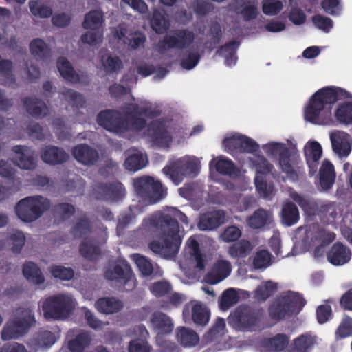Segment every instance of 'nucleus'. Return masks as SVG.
Masks as SVG:
<instances>
[{
	"instance_id": "obj_47",
	"label": "nucleus",
	"mask_w": 352,
	"mask_h": 352,
	"mask_svg": "<svg viewBox=\"0 0 352 352\" xmlns=\"http://www.w3.org/2000/svg\"><path fill=\"white\" fill-rule=\"evenodd\" d=\"M289 343V338L283 333H278L274 337L265 341V345L271 351H280L283 350Z\"/></svg>"
},
{
	"instance_id": "obj_14",
	"label": "nucleus",
	"mask_w": 352,
	"mask_h": 352,
	"mask_svg": "<svg viewBox=\"0 0 352 352\" xmlns=\"http://www.w3.org/2000/svg\"><path fill=\"white\" fill-rule=\"evenodd\" d=\"M94 193L98 199L118 201L124 197L126 190L124 185L118 181L100 182L95 186Z\"/></svg>"
},
{
	"instance_id": "obj_50",
	"label": "nucleus",
	"mask_w": 352,
	"mask_h": 352,
	"mask_svg": "<svg viewBox=\"0 0 352 352\" xmlns=\"http://www.w3.org/2000/svg\"><path fill=\"white\" fill-rule=\"evenodd\" d=\"M315 342L314 337L309 334H302L294 340V347L297 352H306Z\"/></svg>"
},
{
	"instance_id": "obj_46",
	"label": "nucleus",
	"mask_w": 352,
	"mask_h": 352,
	"mask_svg": "<svg viewBox=\"0 0 352 352\" xmlns=\"http://www.w3.org/2000/svg\"><path fill=\"white\" fill-rule=\"evenodd\" d=\"M82 256L88 259H96L100 254V248L91 239L85 240L80 246Z\"/></svg>"
},
{
	"instance_id": "obj_34",
	"label": "nucleus",
	"mask_w": 352,
	"mask_h": 352,
	"mask_svg": "<svg viewBox=\"0 0 352 352\" xmlns=\"http://www.w3.org/2000/svg\"><path fill=\"white\" fill-rule=\"evenodd\" d=\"M23 274L33 284L41 285L45 282L41 269L33 262H27L23 265Z\"/></svg>"
},
{
	"instance_id": "obj_33",
	"label": "nucleus",
	"mask_w": 352,
	"mask_h": 352,
	"mask_svg": "<svg viewBox=\"0 0 352 352\" xmlns=\"http://www.w3.org/2000/svg\"><path fill=\"white\" fill-rule=\"evenodd\" d=\"M320 184L324 190L330 189L335 181V171L333 165L329 161L322 162L319 172Z\"/></svg>"
},
{
	"instance_id": "obj_10",
	"label": "nucleus",
	"mask_w": 352,
	"mask_h": 352,
	"mask_svg": "<svg viewBox=\"0 0 352 352\" xmlns=\"http://www.w3.org/2000/svg\"><path fill=\"white\" fill-rule=\"evenodd\" d=\"M195 38V33L188 29L175 30L172 34H166L159 41L158 51L164 53L170 49H187L192 44Z\"/></svg>"
},
{
	"instance_id": "obj_51",
	"label": "nucleus",
	"mask_w": 352,
	"mask_h": 352,
	"mask_svg": "<svg viewBox=\"0 0 352 352\" xmlns=\"http://www.w3.org/2000/svg\"><path fill=\"white\" fill-rule=\"evenodd\" d=\"M256 168V175L265 176L270 174L274 169V166L263 155H258L252 162Z\"/></svg>"
},
{
	"instance_id": "obj_21",
	"label": "nucleus",
	"mask_w": 352,
	"mask_h": 352,
	"mask_svg": "<svg viewBox=\"0 0 352 352\" xmlns=\"http://www.w3.org/2000/svg\"><path fill=\"white\" fill-rule=\"evenodd\" d=\"M129 335L140 338L131 340L128 346L129 352H150L151 346L147 342L144 341L148 335V332L143 325H137L129 331Z\"/></svg>"
},
{
	"instance_id": "obj_43",
	"label": "nucleus",
	"mask_w": 352,
	"mask_h": 352,
	"mask_svg": "<svg viewBox=\"0 0 352 352\" xmlns=\"http://www.w3.org/2000/svg\"><path fill=\"white\" fill-rule=\"evenodd\" d=\"M60 94L64 99L73 107L76 109L83 108L86 104L83 96L72 89L65 88Z\"/></svg>"
},
{
	"instance_id": "obj_58",
	"label": "nucleus",
	"mask_w": 352,
	"mask_h": 352,
	"mask_svg": "<svg viewBox=\"0 0 352 352\" xmlns=\"http://www.w3.org/2000/svg\"><path fill=\"white\" fill-rule=\"evenodd\" d=\"M282 220H298L299 211L295 204L289 201L284 204L281 210Z\"/></svg>"
},
{
	"instance_id": "obj_49",
	"label": "nucleus",
	"mask_w": 352,
	"mask_h": 352,
	"mask_svg": "<svg viewBox=\"0 0 352 352\" xmlns=\"http://www.w3.org/2000/svg\"><path fill=\"white\" fill-rule=\"evenodd\" d=\"M217 172L223 175H229L236 174V168L234 162L226 157H221L215 164Z\"/></svg>"
},
{
	"instance_id": "obj_56",
	"label": "nucleus",
	"mask_w": 352,
	"mask_h": 352,
	"mask_svg": "<svg viewBox=\"0 0 352 352\" xmlns=\"http://www.w3.org/2000/svg\"><path fill=\"white\" fill-rule=\"evenodd\" d=\"M163 173L169 177L175 185H179L185 176L177 164L173 162L170 166H166L162 169Z\"/></svg>"
},
{
	"instance_id": "obj_29",
	"label": "nucleus",
	"mask_w": 352,
	"mask_h": 352,
	"mask_svg": "<svg viewBox=\"0 0 352 352\" xmlns=\"http://www.w3.org/2000/svg\"><path fill=\"white\" fill-rule=\"evenodd\" d=\"M292 198L297 202L309 216H314L326 211L327 206L317 201L305 199L297 192L292 194Z\"/></svg>"
},
{
	"instance_id": "obj_52",
	"label": "nucleus",
	"mask_w": 352,
	"mask_h": 352,
	"mask_svg": "<svg viewBox=\"0 0 352 352\" xmlns=\"http://www.w3.org/2000/svg\"><path fill=\"white\" fill-rule=\"evenodd\" d=\"M283 8L280 0H263L262 2V11L267 16H275L280 12Z\"/></svg>"
},
{
	"instance_id": "obj_5",
	"label": "nucleus",
	"mask_w": 352,
	"mask_h": 352,
	"mask_svg": "<svg viewBox=\"0 0 352 352\" xmlns=\"http://www.w3.org/2000/svg\"><path fill=\"white\" fill-rule=\"evenodd\" d=\"M267 155H274L279 152L278 164L281 170L293 181L298 179L297 169L300 168V157L294 149L283 146L277 142H271L263 146Z\"/></svg>"
},
{
	"instance_id": "obj_59",
	"label": "nucleus",
	"mask_w": 352,
	"mask_h": 352,
	"mask_svg": "<svg viewBox=\"0 0 352 352\" xmlns=\"http://www.w3.org/2000/svg\"><path fill=\"white\" fill-rule=\"evenodd\" d=\"M320 6L325 13L331 16H338L342 10L340 0H322Z\"/></svg>"
},
{
	"instance_id": "obj_27",
	"label": "nucleus",
	"mask_w": 352,
	"mask_h": 352,
	"mask_svg": "<svg viewBox=\"0 0 352 352\" xmlns=\"http://www.w3.org/2000/svg\"><path fill=\"white\" fill-rule=\"evenodd\" d=\"M327 258L334 265H343L351 259V251L342 243H336L327 253Z\"/></svg>"
},
{
	"instance_id": "obj_63",
	"label": "nucleus",
	"mask_w": 352,
	"mask_h": 352,
	"mask_svg": "<svg viewBox=\"0 0 352 352\" xmlns=\"http://www.w3.org/2000/svg\"><path fill=\"white\" fill-rule=\"evenodd\" d=\"M133 257L137 266L143 275L148 276L153 273V265L150 261H148L146 257L140 254H134Z\"/></svg>"
},
{
	"instance_id": "obj_60",
	"label": "nucleus",
	"mask_w": 352,
	"mask_h": 352,
	"mask_svg": "<svg viewBox=\"0 0 352 352\" xmlns=\"http://www.w3.org/2000/svg\"><path fill=\"white\" fill-rule=\"evenodd\" d=\"M50 272L54 278H58L63 280H69L74 275L72 268L58 265L51 267Z\"/></svg>"
},
{
	"instance_id": "obj_26",
	"label": "nucleus",
	"mask_w": 352,
	"mask_h": 352,
	"mask_svg": "<svg viewBox=\"0 0 352 352\" xmlns=\"http://www.w3.org/2000/svg\"><path fill=\"white\" fill-rule=\"evenodd\" d=\"M232 266L229 261L220 259L214 265L210 272L206 276V281L210 284H216L229 276Z\"/></svg>"
},
{
	"instance_id": "obj_11",
	"label": "nucleus",
	"mask_w": 352,
	"mask_h": 352,
	"mask_svg": "<svg viewBox=\"0 0 352 352\" xmlns=\"http://www.w3.org/2000/svg\"><path fill=\"white\" fill-rule=\"evenodd\" d=\"M186 250L189 256L180 261V267L189 278H194L198 272L204 269V259L195 239L190 238L188 240Z\"/></svg>"
},
{
	"instance_id": "obj_7",
	"label": "nucleus",
	"mask_w": 352,
	"mask_h": 352,
	"mask_svg": "<svg viewBox=\"0 0 352 352\" xmlns=\"http://www.w3.org/2000/svg\"><path fill=\"white\" fill-rule=\"evenodd\" d=\"M133 186L138 197L149 204H155L167 195V188L151 176L135 178Z\"/></svg>"
},
{
	"instance_id": "obj_22",
	"label": "nucleus",
	"mask_w": 352,
	"mask_h": 352,
	"mask_svg": "<svg viewBox=\"0 0 352 352\" xmlns=\"http://www.w3.org/2000/svg\"><path fill=\"white\" fill-rule=\"evenodd\" d=\"M304 153L309 175H314L317 172L319 160L322 157V146L316 141L308 142L304 147Z\"/></svg>"
},
{
	"instance_id": "obj_12",
	"label": "nucleus",
	"mask_w": 352,
	"mask_h": 352,
	"mask_svg": "<svg viewBox=\"0 0 352 352\" xmlns=\"http://www.w3.org/2000/svg\"><path fill=\"white\" fill-rule=\"evenodd\" d=\"M104 277L123 285L127 291L133 289L136 285L131 269L125 262H120L109 266L104 272Z\"/></svg>"
},
{
	"instance_id": "obj_6",
	"label": "nucleus",
	"mask_w": 352,
	"mask_h": 352,
	"mask_svg": "<svg viewBox=\"0 0 352 352\" xmlns=\"http://www.w3.org/2000/svg\"><path fill=\"white\" fill-rule=\"evenodd\" d=\"M75 307V300L72 296L60 293L52 295L43 302L42 309L45 318L55 320L65 319Z\"/></svg>"
},
{
	"instance_id": "obj_44",
	"label": "nucleus",
	"mask_w": 352,
	"mask_h": 352,
	"mask_svg": "<svg viewBox=\"0 0 352 352\" xmlns=\"http://www.w3.org/2000/svg\"><path fill=\"white\" fill-rule=\"evenodd\" d=\"M222 30L220 24L217 22H212L208 30V36L210 37L209 41L206 42V46L210 50H213L221 42L222 38Z\"/></svg>"
},
{
	"instance_id": "obj_18",
	"label": "nucleus",
	"mask_w": 352,
	"mask_h": 352,
	"mask_svg": "<svg viewBox=\"0 0 352 352\" xmlns=\"http://www.w3.org/2000/svg\"><path fill=\"white\" fill-rule=\"evenodd\" d=\"M72 154L79 163L85 166L94 165L99 160V153L87 144H79L72 149Z\"/></svg>"
},
{
	"instance_id": "obj_8",
	"label": "nucleus",
	"mask_w": 352,
	"mask_h": 352,
	"mask_svg": "<svg viewBox=\"0 0 352 352\" xmlns=\"http://www.w3.org/2000/svg\"><path fill=\"white\" fill-rule=\"evenodd\" d=\"M50 206V201L41 195L27 197L17 203L15 212L20 220H38Z\"/></svg>"
},
{
	"instance_id": "obj_41",
	"label": "nucleus",
	"mask_w": 352,
	"mask_h": 352,
	"mask_svg": "<svg viewBox=\"0 0 352 352\" xmlns=\"http://www.w3.org/2000/svg\"><path fill=\"white\" fill-rule=\"evenodd\" d=\"M150 24L152 29L157 34H162L165 32L170 26L168 20L160 12L154 11L150 20Z\"/></svg>"
},
{
	"instance_id": "obj_16",
	"label": "nucleus",
	"mask_w": 352,
	"mask_h": 352,
	"mask_svg": "<svg viewBox=\"0 0 352 352\" xmlns=\"http://www.w3.org/2000/svg\"><path fill=\"white\" fill-rule=\"evenodd\" d=\"M191 316L193 322L198 325L205 326L209 321L210 311L201 302L192 300L187 303L183 310V315L186 317Z\"/></svg>"
},
{
	"instance_id": "obj_32",
	"label": "nucleus",
	"mask_w": 352,
	"mask_h": 352,
	"mask_svg": "<svg viewBox=\"0 0 352 352\" xmlns=\"http://www.w3.org/2000/svg\"><path fill=\"white\" fill-rule=\"evenodd\" d=\"M148 220H187V217L177 208L166 206L153 212Z\"/></svg>"
},
{
	"instance_id": "obj_64",
	"label": "nucleus",
	"mask_w": 352,
	"mask_h": 352,
	"mask_svg": "<svg viewBox=\"0 0 352 352\" xmlns=\"http://www.w3.org/2000/svg\"><path fill=\"white\" fill-rule=\"evenodd\" d=\"M312 22L316 28L325 32H329L333 25V21L330 18L321 14L314 15Z\"/></svg>"
},
{
	"instance_id": "obj_3",
	"label": "nucleus",
	"mask_w": 352,
	"mask_h": 352,
	"mask_svg": "<svg viewBox=\"0 0 352 352\" xmlns=\"http://www.w3.org/2000/svg\"><path fill=\"white\" fill-rule=\"evenodd\" d=\"M34 311L30 307H18L13 311V316L4 324L1 331L3 341L17 340L28 333L36 324Z\"/></svg>"
},
{
	"instance_id": "obj_23",
	"label": "nucleus",
	"mask_w": 352,
	"mask_h": 352,
	"mask_svg": "<svg viewBox=\"0 0 352 352\" xmlns=\"http://www.w3.org/2000/svg\"><path fill=\"white\" fill-rule=\"evenodd\" d=\"M333 151L340 157H346L351 151L350 135L344 131H336L330 135Z\"/></svg>"
},
{
	"instance_id": "obj_61",
	"label": "nucleus",
	"mask_w": 352,
	"mask_h": 352,
	"mask_svg": "<svg viewBox=\"0 0 352 352\" xmlns=\"http://www.w3.org/2000/svg\"><path fill=\"white\" fill-rule=\"evenodd\" d=\"M14 252L19 253L25 245V237L22 232L15 230L9 236Z\"/></svg>"
},
{
	"instance_id": "obj_15",
	"label": "nucleus",
	"mask_w": 352,
	"mask_h": 352,
	"mask_svg": "<svg viewBox=\"0 0 352 352\" xmlns=\"http://www.w3.org/2000/svg\"><path fill=\"white\" fill-rule=\"evenodd\" d=\"M263 315V310L247 305L239 306L234 312V318L239 326L247 329H252L257 326Z\"/></svg>"
},
{
	"instance_id": "obj_9",
	"label": "nucleus",
	"mask_w": 352,
	"mask_h": 352,
	"mask_svg": "<svg viewBox=\"0 0 352 352\" xmlns=\"http://www.w3.org/2000/svg\"><path fill=\"white\" fill-rule=\"evenodd\" d=\"M304 305V300L298 293L285 292L270 305L269 314L271 318L280 320L296 309H300Z\"/></svg>"
},
{
	"instance_id": "obj_40",
	"label": "nucleus",
	"mask_w": 352,
	"mask_h": 352,
	"mask_svg": "<svg viewBox=\"0 0 352 352\" xmlns=\"http://www.w3.org/2000/svg\"><path fill=\"white\" fill-rule=\"evenodd\" d=\"M337 120L346 125H352V102L340 104L335 113Z\"/></svg>"
},
{
	"instance_id": "obj_48",
	"label": "nucleus",
	"mask_w": 352,
	"mask_h": 352,
	"mask_svg": "<svg viewBox=\"0 0 352 352\" xmlns=\"http://www.w3.org/2000/svg\"><path fill=\"white\" fill-rule=\"evenodd\" d=\"M238 300L239 296L236 290L230 288L223 292L221 298L219 300V307L222 310L226 311L235 305Z\"/></svg>"
},
{
	"instance_id": "obj_2",
	"label": "nucleus",
	"mask_w": 352,
	"mask_h": 352,
	"mask_svg": "<svg viewBox=\"0 0 352 352\" xmlns=\"http://www.w3.org/2000/svg\"><path fill=\"white\" fill-rule=\"evenodd\" d=\"M150 228L162 241L149 243L150 250L164 258L171 259L177 255L182 243L180 228L177 221H151Z\"/></svg>"
},
{
	"instance_id": "obj_1",
	"label": "nucleus",
	"mask_w": 352,
	"mask_h": 352,
	"mask_svg": "<svg viewBox=\"0 0 352 352\" xmlns=\"http://www.w3.org/2000/svg\"><path fill=\"white\" fill-rule=\"evenodd\" d=\"M348 92L340 87H326L311 97L305 110V119L316 124H326L331 115V104L347 98Z\"/></svg>"
},
{
	"instance_id": "obj_17",
	"label": "nucleus",
	"mask_w": 352,
	"mask_h": 352,
	"mask_svg": "<svg viewBox=\"0 0 352 352\" xmlns=\"http://www.w3.org/2000/svg\"><path fill=\"white\" fill-rule=\"evenodd\" d=\"M57 68L61 76L68 82L88 85L90 82L88 75L78 74L65 57H60L58 59Z\"/></svg>"
},
{
	"instance_id": "obj_28",
	"label": "nucleus",
	"mask_w": 352,
	"mask_h": 352,
	"mask_svg": "<svg viewBox=\"0 0 352 352\" xmlns=\"http://www.w3.org/2000/svg\"><path fill=\"white\" fill-rule=\"evenodd\" d=\"M96 309L104 314H112L120 311L123 307V303L115 297H104L95 302Z\"/></svg>"
},
{
	"instance_id": "obj_45",
	"label": "nucleus",
	"mask_w": 352,
	"mask_h": 352,
	"mask_svg": "<svg viewBox=\"0 0 352 352\" xmlns=\"http://www.w3.org/2000/svg\"><path fill=\"white\" fill-rule=\"evenodd\" d=\"M102 21V13L98 10H91L85 14L82 26L85 29L97 30Z\"/></svg>"
},
{
	"instance_id": "obj_24",
	"label": "nucleus",
	"mask_w": 352,
	"mask_h": 352,
	"mask_svg": "<svg viewBox=\"0 0 352 352\" xmlns=\"http://www.w3.org/2000/svg\"><path fill=\"white\" fill-rule=\"evenodd\" d=\"M41 158L46 164L58 165L66 162L69 160V155L62 148L48 145L43 148L41 152Z\"/></svg>"
},
{
	"instance_id": "obj_62",
	"label": "nucleus",
	"mask_w": 352,
	"mask_h": 352,
	"mask_svg": "<svg viewBox=\"0 0 352 352\" xmlns=\"http://www.w3.org/2000/svg\"><path fill=\"white\" fill-rule=\"evenodd\" d=\"M54 211L60 216L61 220H66L75 213L76 210L72 204L61 203L54 206Z\"/></svg>"
},
{
	"instance_id": "obj_36",
	"label": "nucleus",
	"mask_w": 352,
	"mask_h": 352,
	"mask_svg": "<svg viewBox=\"0 0 352 352\" xmlns=\"http://www.w3.org/2000/svg\"><path fill=\"white\" fill-rule=\"evenodd\" d=\"M55 342L54 334L49 331H41L28 340V344L37 347L49 346Z\"/></svg>"
},
{
	"instance_id": "obj_39",
	"label": "nucleus",
	"mask_w": 352,
	"mask_h": 352,
	"mask_svg": "<svg viewBox=\"0 0 352 352\" xmlns=\"http://www.w3.org/2000/svg\"><path fill=\"white\" fill-rule=\"evenodd\" d=\"M175 163L185 176L196 175L199 172V163L196 158H182L175 161Z\"/></svg>"
},
{
	"instance_id": "obj_55",
	"label": "nucleus",
	"mask_w": 352,
	"mask_h": 352,
	"mask_svg": "<svg viewBox=\"0 0 352 352\" xmlns=\"http://www.w3.org/2000/svg\"><path fill=\"white\" fill-rule=\"evenodd\" d=\"M276 289V284L267 281L258 287L255 292V298L260 301H265Z\"/></svg>"
},
{
	"instance_id": "obj_4",
	"label": "nucleus",
	"mask_w": 352,
	"mask_h": 352,
	"mask_svg": "<svg viewBox=\"0 0 352 352\" xmlns=\"http://www.w3.org/2000/svg\"><path fill=\"white\" fill-rule=\"evenodd\" d=\"M98 124L110 132L118 133L127 130L142 131L146 124L144 118L122 117L117 110L107 109L100 111L97 116Z\"/></svg>"
},
{
	"instance_id": "obj_38",
	"label": "nucleus",
	"mask_w": 352,
	"mask_h": 352,
	"mask_svg": "<svg viewBox=\"0 0 352 352\" xmlns=\"http://www.w3.org/2000/svg\"><path fill=\"white\" fill-rule=\"evenodd\" d=\"M91 337L89 332L81 331L69 342V349L72 352H82L89 345Z\"/></svg>"
},
{
	"instance_id": "obj_42",
	"label": "nucleus",
	"mask_w": 352,
	"mask_h": 352,
	"mask_svg": "<svg viewBox=\"0 0 352 352\" xmlns=\"http://www.w3.org/2000/svg\"><path fill=\"white\" fill-rule=\"evenodd\" d=\"M30 50L33 56L43 60L50 56V50L41 38H35L32 41L30 44Z\"/></svg>"
},
{
	"instance_id": "obj_20",
	"label": "nucleus",
	"mask_w": 352,
	"mask_h": 352,
	"mask_svg": "<svg viewBox=\"0 0 352 352\" xmlns=\"http://www.w3.org/2000/svg\"><path fill=\"white\" fill-rule=\"evenodd\" d=\"M126 116L130 118H142L140 116H145L150 119L159 117L162 114V111L157 106H153L151 103H147L140 106L136 103L128 104L124 109Z\"/></svg>"
},
{
	"instance_id": "obj_13",
	"label": "nucleus",
	"mask_w": 352,
	"mask_h": 352,
	"mask_svg": "<svg viewBox=\"0 0 352 352\" xmlns=\"http://www.w3.org/2000/svg\"><path fill=\"white\" fill-rule=\"evenodd\" d=\"M146 127V135L152 142L159 146L168 147L172 142V136L168 131L164 119H157L151 121Z\"/></svg>"
},
{
	"instance_id": "obj_30",
	"label": "nucleus",
	"mask_w": 352,
	"mask_h": 352,
	"mask_svg": "<svg viewBox=\"0 0 352 352\" xmlns=\"http://www.w3.org/2000/svg\"><path fill=\"white\" fill-rule=\"evenodd\" d=\"M239 47V43L232 40L220 46L216 54L225 58V64L227 66L234 65L237 60L236 50Z\"/></svg>"
},
{
	"instance_id": "obj_53",
	"label": "nucleus",
	"mask_w": 352,
	"mask_h": 352,
	"mask_svg": "<svg viewBox=\"0 0 352 352\" xmlns=\"http://www.w3.org/2000/svg\"><path fill=\"white\" fill-rule=\"evenodd\" d=\"M31 13L40 18H49L52 14V9L47 6L41 5L38 1H30L29 3Z\"/></svg>"
},
{
	"instance_id": "obj_31",
	"label": "nucleus",
	"mask_w": 352,
	"mask_h": 352,
	"mask_svg": "<svg viewBox=\"0 0 352 352\" xmlns=\"http://www.w3.org/2000/svg\"><path fill=\"white\" fill-rule=\"evenodd\" d=\"M153 327L158 333H170L173 328L171 318L162 312H155L151 317Z\"/></svg>"
},
{
	"instance_id": "obj_54",
	"label": "nucleus",
	"mask_w": 352,
	"mask_h": 352,
	"mask_svg": "<svg viewBox=\"0 0 352 352\" xmlns=\"http://www.w3.org/2000/svg\"><path fill=\"white\" fill-rule=\"evenodd\" d=\"M146 166L143 156L141 153H135L128 156L124 162L126 169L137 171Z\"/></svg>"
},
{
	"instance_id": "obj_35",
	"label": "nucleus",
	"mask_w": 352,
	"mask_h": 352,
	"mask_svg": "<svg viewBox=\"0 0 352 352\" xmlns=\"http://www.w3.org/2000/svg\"><path fill=\"white\" fill-rule=\"evenodd\" d=\"M177 337L181 344L184 346H195L199 340V336L195 331L184 327L177 328Z\"/></svg>"
},
{
	"instance_id": "obj_57",
	"label": "nucleus",
	"mask_w": 352,
	"mask_h": 352,
	"mask_svg": "<svg viewBox=\"0 0 352 352\" xmlns=\"http://www.w3.org/2000/svg\"><path fill=\"white\" fill-rule=\"evenodd\" d=\"M102 66L107 73L118 72L122 68V63L118 56H108L102 58Z\"/></svg>"
},
{
	"instance_id": "obj_19",
	"label": "nucleus",
	"mask_w": 352,
	"mask_h": 352,
	"mask_svg": "<svg viewBox=\"0 0 352 352\" xmlns=\"http://www.w3.org/2000/svg\"><path fill=\"white\" fill-rule=\"evenodd\" d=\"M12 151L16 154L13 162L20 168L32 170L36 167V161L29 147L16 145L12 147Z\"/></svg>"
},
{
	"instance_id": "obj_37",
	"label": "nucleus",
	"mask_w": 352,
	"mask_h": 352,
	"mask_svg": "<svg viewBox=\"0 0 352 352\" xmlns=\"http://www.w3.org/2000/svg\"><path fill=\"white\" fill-rule=\"evenodd\" d=\"M252 250V245L247 240H241L232 244L228 248V254L232 258H244L249 255Z\"/></svg>"
},
{
	"instance_id": "obj_25",
	"label": "nucleus",
	"mask_w": 352,
	"mask_h": 352,
	"mask_svg": "<svg viewBox=\"0 0 352 352\" xmlns=\"http://www.w3.org/2000/svg\"><path fill=\"white\" fill-rule=\"evenodd\" d=\"M23 103L26 111L33 118L40 119L49 114V109L45 102L36 97H25Z\"/></svg>"
}]
</instances>
